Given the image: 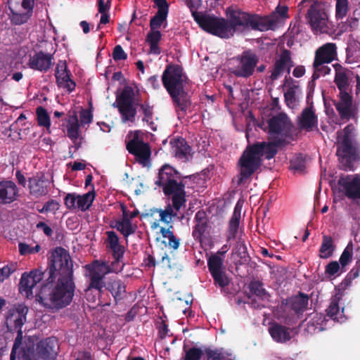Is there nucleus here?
<instances>
[{
  "label": "nucleus",
  "mask_w": 360,
  "mask_h": 360,
  "mask_svg": "<svg viewBox=\"0 0 360 360\" xmlns=\"http://www.w3.org/2000/svg\"><path fill=\"white\" fill-rule=\"evenodd\" d=\"M47 278L36 295L37 300L49 309H60L70 305L76 289L73 263L65 248H56L46 269Z\"/></svg>",
  "instance_id": "nucleus-1"
},
{
  "label": "nucleus",
  "mask_w": 360,
  "mask_h": 360,
  "mask_svg": "<svg viewBox=\"0 0 360 360\" xmlns=\"http://www.w3.org/2000/svg\"><path fill=\"white\" fill-rule=\"evenodd\" d=\"M285 136L276 139L271 142L257 141L248 145L243 152L239 160V175L238 185L247 182L252 175L257 171L262 165V157L265 159H272L278 153L277 148L285 146L289 143Z\"/></svg>",
  "instance_id": "nucleus-2"
},
{
  "label": "nucleus",
  "mask_w": 360,
  "mask_h": 360,
  "mask_svg": "<svg viewBox=\"0 0 360 360\" xmlns=\"http://www.w3.org/2000/svg\"><path fill=\"white\" fill-rule=\"evenodd\" d=\"M84 269L86 271L85 276L89 279L86 293L91 289H95L101 294L105 287L111 293L116 304L127 297V286L122 280L110 278L105 284L103 279L105 275L115 271L112 266H110L106 262L94 260L91 263L85 265Z\"/></svg>",
  "instance_id": "nucleus-3"
},
{
  "label": "nucleus",
  "mask_w": 360,
  "mask_h": 360,
  "mask_svg": "<svg viewBox=\"0 0 360 360\" xmlns=\"http://www.w3.org/2000/svg\"><path fill=\"white\" fill-rule=\"evenodd\" d=\"M34 340L29 337L22 347L18 357L19 360L53 359L59 348L58 340L55 337H49L40 340L35 352Z\"/></svg>",
  "instance_id": "nucleus-4"
},
{
  "label": "nucleus",
  "mask_w": 360,
  "mask_h": 360,
  "mask_svg": "<svg viewBox=\"0 0 360 360\" xmlns=\"http://www.w3.org/2000/svg\"><path fill=\"white\" fill-rule=\"evenodd\" d=\"M179 172L169 164H164L159 169L155 184L161 188L165 196H172L173 207L176 211L180 210Z\"/></svg>",
  "instance_id": "nucleus-5"
},
{
  "label": "nucleus",
  "mask_w": 360,
  "mask_h": 360,
  "mask_svg": "<svg viewBox=\"0 0 360 360\" xmlns=\"http://www.w3.org/2000/svg\"><path fill=\"white\" fill-rule=\"evenodd\" d=\"M228 39L238 31L246 29L263 32L260 15L244 12L240 9L229 10V18L226 19Z\"/></svg>",
  "instance_id": "nucleus-6"
},
{
  "label": "nucleus",
  "mask_w": 360,
  "mask_h": 360,
  "mask_svg": "<svg viewBox=\"0 0 360 360\" xmlns=\"http://www.w3.org/2000/svg\"><path fill=\"white\" fill-rule=\"evenodd\" d=\"M195 22L205 32L221 39H228L226 18L218 17L206 11H193Z\"/></svg>",
  "instance_id": "nucleus-7"
},
{
  "label": "nucleus",
  "mask_w": 360,
  "mask_h": 360,
  "mask_svg": "<svg viewBox=\"0 0 360 360\" xmlns=\"http://www.w3.org/2000/svg\"><path fill=\"white\" fill-rule=\"evenodd\" d=\"M126 140V148L127 151L134 156V159L143 167H151V148L150 145L143 141V137L139 136L138 131H134L131 137L129 134Z\"/></svg>",
  "instance_id": "nucleus-8"
},
{
  "label": "nucleus",
  "mask_w": 360,
  "mask_h": 360,
  "mask_svg": "<svg viewBox=\"0 0 360 360\" xmlns=\"http://www.w3.org/2000/svg\"><path fill=\"white\" fill-rule=\"evenodd\" d=\"M162 82L176 108H180V66L173 64L167 65L162 75Z\"/></svg>",
  "instance_id": "nucleus-9"
},
{
  "label": "nucleus",
  "mask_w": 360,
  "mask_h": 360,
  "mask_svg": "<svg viewBox=\"0 0 360 360\" xmlns=\"http://www.w3.org/2000/svg\"><path fill=\"white\" fill-rule=\"evenodd\" d=\"M134 92L131 87L123 89L121 94L117 96L114 107L118 109L123 122H134L136 115V108L134 106Z\"/></svg>",
  "instance_id": "nucleus-10"
},
{
  "label": "nucleus",
  "mask_w": 360,
  "mask_h": 360,
  "mask_svg": "<svg viewBox=\"0 0 360 360\" xmlns=\"http://www.w3.org/2000/svg\"><path fill=\"white\" fill-rule=\"evenodd\" d=\"M34 4V0H8L11 22L15 25L27 22L32 15Z\"/></svg>",
  "instance_id": "nucleus-11"
},
{
  "label": "nucleus",
  "mask_w": 360,
  "mask_h": 360,
  "mask_svg": "<svg viewBox=\"0 0 360 360\" xmlns=\"http://www.w3.org/2000/svg\"><path fill=\"white\" fill-rule=\"evenodd\" d=\"M306 19L314 32H327L328 15L325 11L323 2L314 1L307 11Z\"/></svg>",
  "instance_id": "nucleus-12"
},
{
  "label": "nucleus",
  "mask_w": 360,
  "mask_h": 360,
  "mask_svg": "<svg viewBox=\"0 0 360 360\" xmlns=\"http://www.w3.org/2000/svg\"><path fill=\"white\" fill-rule=\"evenodd\" d=\"M238 62L232 72L238 77L248 78L252 76L259 62V58L252 50L244 51L236 57Z\"/></svg>",
  "instance_id": "nucleus-13"
},
{
  "label": "nucleus",
  "mask_w": 360,
  "mask_h": 360,
  "mask_svg": "<svg viewBox=\"0 0 360 360\" xmlns=\"http://www.w3.org/2000/svg\"><path fill=\"white\" fill-rule=\"evenodd\" d=\"M293 124L285 113H278L268 120V130L269 135H281L285 137H291Z\"/></svg>",
  "instance_id": "nucleus-14"
},
{
  "label": "nucleus",
  "mask_w": 360,
  "mask_h": 360,
  "mask_svg": "<svg viewBox=\"0 0 360 360\" xmlns=\"http://www.w3.org/2000/svg\"><path fill=\"white\" fill-rule=\"evenodd\" d=\"M207 267L215 285L225 288L229 285L230 280L225 272L222 257L211 255L207 259Z\"/></svg>",
  "instance_id": "nucleus-15"
},
{
  "label": "nucleus",
  "mask_w": 360,
  "mask_h": 360,
  "mask_svg": "<svg viewBox=\"0 0 360 360\" xmlns=\"http://www.w3.org/2000/svg\"><path fill=\"white\" fill-rule=\"evenodd\" d=\"M289 17L288 7L279 4L270 14L260 15L263 32L275 30L282 21L289 18Z\"/></svg>",
  "instance_id": "nucleus-16"
},
{
  "label": "nucleus",
  "mask_w": 360,
  "mask_h": 360,
  "mask_svg": "<svg viewBox=\"0 0 360 360\" xmlns=\"http://www.w3.org/2000/svg\"><path fill=\"white\" fill-rule=\"evenodd\" d=\"M46 276H47L46 271L42 272L39 270H33L30 273L25 272L19 283L20 292L28 299L32 298L33 288Z\"/></svg>",
  "instance_id": "nucleus-17"
},
{
  "label": "nucleus",
  "mask_w": 360,
  "mask_h": 360,
  "mask_svg": "<svg viewBox=\"0 0 360 360\" xmlns=\"http://www.w3.org/2000/svg\"><path fill=\"white\" fill-rule=\"evenodd\" d=\"M338 184L345 195L351 200L360 199V175H342Z\"/></svg>",
  "instance_id": "nucleus-18"
},
{
  "label": "nucleus",
  "mask_w": 360,
  "mask_h": 360,
  "mask_svg": "<svg viewBox=\"0 0 360 360\" xmlns=\"http://www.w3.org/2000/svg\"><path fill=\"white\" fill-rule=\"evenodd\" d=\"M28 312V308L22 304H19L17 307L11 309L6 319V325L8 330L10 332L22 331V327L26 321V315Z\"/></svg>",
  "instance_id": "nucleus-19"
},
{
  "label": "nucleus",
  "mask_w": 360,
  "mask_h": 360,
  "mask_svg": "<svg viewBox=\"0 0 360 360\" xmlns=\"http://www.w3.org/2000/svg\"><path fill=\"white\" fill-rule=\"evenodd\" d=\"M293 66V61L291 58V52L288 49H283L272 66L270 79L272 81L278 79L284 72L290 74V69Z\"/></svg>",
  "instance_id": "nucleus-20"
},
{
  "label": "nucleus",
  "mask_w": 360,
  "mask_h": 360,
  "mask_svg": "<svg viewBox=\"0 0 360 360\" xmlns=\"http://www.w3.org/2000/svg\"><path fill=\"white\" fill-rule=\"evenodd\" d=\"M309 300V297L307 294L299 292L296 295L283 299L281 301V309L283 311L289 309L296 314H302L307 309Z\"/></svg>",
  "instance_id": "nucleus-21"
},
{
  "label": "nucleus",
  "mask_w": 360,
  "mask_h": 360,
  "mask_svg": "<svg viewBox=\"0 0 360 360\" xmlns=\"http://www.w3.org/2000/svg\"><path fill=\"white\" fill-rule=\"evenodd\" d=\"M71 72L68 70L65 60H60L55 70L56 82L58 88L65 89L69 93L73 91L76 83L71 79Z\"/></svg>",
  "instance_id": "nucleus-22"
},
{
  "label": "nucleus",
  "mask_w": 360,
  "mask_h": 360,
  "mask_svg": "<svg viewBox=\"0 0 360 360\" xmlns=\"http://www.w3.org/2000/svg\"><path fill=\"white\" fill-rule=\"evenodd\" d=\"M335 70L334 83L339 93L349 92L351 89L353 72L340 63L333 65Z\"/></svg>",
  "instance_id": "nucleus-23"
},
{
  "label": "nucleus",
  "mask_w": 360,
  "mask_h": 360,
  "mask_svg": "<svg viewBox=\"0 0 360 360\" xmlns=\"http://www.w3.org/2000/svg\"><path fill=\"white\" fill-rule=\"evenodd\" d=\"M340 101L334 102V105L342 120H349L356 115L352 107V96L349 92L339 93Z\"/></svg>",
  "instance_id": "nucleus-24"
},
{
  "label": "nucleus",
  "mask_w": 360,
  "mask_h": 360,
  "mask_svg": "<svg viewBox=\"0 0 360 360\" xmlns=\"http://www.w3.org/2000/svg\"><path fill=\"white\" fill-rule=\"evenodd\" d=\"M19 197V188L15 183L8 179H0V205L11 204Z\"/></svg>",
  "instance_id": "nucleus-25"
},
{
  "label": "nucleus",
  "mask_w": 360,
  "mask_h": 360,
  "mask_svg": "<svg viewBox=\"0 0 360 360\" xmlns=\"http://www.w3.org/2000/svg\"><path fill=\"white\" fill-rule=\"evenodd\" d=\"M337 46L334 43H326L315 51V65L320 64H328L337 58Z\"/></svg>",
  "instance_id": "nucleus-26"
},
{
  "label": "nucleus",
  "mask_w": 360,
  "mask_h": 360,
  "mask_svg": "<svg viewBox=\"0 0 360 360\" xmlns=\"http://www.w3.org/2000/svg\"><path fill=\"white\" fill-rule=\"evenodd\" d=\"M52 60L53 55L39 51L33 56H30L27 65L34 70L46 72L50 69L52 65Z\"/></svg>",
  "instance_id": "nucleus-27"
},
{
  "label": "nucleus",
  "mask_w": 360,
  "mask_h": 360,
  "mask_svg": "<svg viewBox=\"0 0 360 360\" xmlns=\"http://www.w3.org/2000/svg\"><path fill=\"white\" fill-rule=\"evenodd\" d=\"M298 125L300 128L307 131L318 129V117L315 114L313 105L303 109L299 117Z\"/></svg>",
  "instance_id": "nucleus-28"
},
{
  "label": "nucleus",
  "mask_w": 360,
  "mask_h": 360,
  "mask_svg": "<svg viewBox=\"0 0 360 360\" xmlns=\"http://www.w3.org/2000/svg\"><path fill=\"white\" fill-rule=\"evenodd\" d=\"M174 210L175 208L173 207V204H169L165 210L155 207L146 210L145 213L142 214V217L144 218L153 217L155 214L158 213L160 214L159 221L169 225L173 221L175 217H177V214L174 212Z\"/></svg>",
  "instance_id": "nucleus-29"
},
{
  "label": "nucleus",
  "mask_w": 360,
  "mask_h": 360,
  "mask_svg": "<svg viewBox=\"0 0 360 360\" xmlns=\"http://www.w3.org/2000/svg\"><path fill=\"white\" fill-rule=\"evenodd\" d=\"M107 239L105 240L106 247L112 252V256L115 262L110 266L119 262L120 259L123 257L124 250V248L120 245L119 238L117 233L113 231L106 232Z\"/></svg>",
  "instance_id": "nucleus-30"
},
{
  "label": "nucleus",
  "mask_w": 360,
  "mask_h": 360,
  "mask_svg": "<svg viewBox=\"0 0 360 360\" xmlns=\"http://www.w3.org/2000/svg\"><path fill=\"white\" fill-rule=\"evenodd\" d=\"M30 193L36 198L44 196L48 193V188L44 179V175L41 176H34L29 178Z\"/></svg>",
  "instance_id": "nucleus-31"
},
{
  "label": "nucleus",
  "mask_w": 360,
  "mask_h": 360,
  "mask_svg": "<svg viewBox=\"0 0 360 360\" xmlns=\"http://www.w3.org/2000/svg\"><path fill=\"white\" fill-rule=\"evenodd\" d=\"M342 299V295L337 293L331 297L330 304L326 309V314L331 319L338 322H342L345 320L344 307L340 310L339 302Z\"/></svg>",
  "instance_id": "nucleus-32"
},
{
  "label": "nucleus",
  "mask_w": 360,
  "mask_h": 360,
  "mask_svg": "<svg viewBox=\"0 0 360 360\" xmlns=\"http://www.w3.org/2000/svg\"><path fill=\"white\" fill-rule=\"evenodd\" d=\"M242 207L243 202L238 200L234 207L233 213L229 222V232L227 234L228 240L234 239L236 237L241 217Z\"/></svg>",
  "instance_id": "nucleus-33"
},
{
  "label": "nucleus",
  "mask_w": 360,
  "mask_h": 360,
  "mask_svg": "<svg viewBox=\"0 0 360 360\" xmlns=\"http://www.w3.org/2000/svg\"><path fill=\"white\" fill-rule=\"evenodd\" d=\"M242 207L243 202L238 200L234 207L233 213L229 222V232L227 234L228 240L234 239L236 237L241 217Z\"/></svg>",
  "instance_id": "nucleus-34"
},
{
  "label": "nucleus",
  "mask_w": 360,
  "mask_h": 360,
  "mask_svg": "<svg viewBox=\"0 0 360 360\" xmlns=\"http://www.w3.org/2000/svg\"><path fill=\"white\" fill-rule=\"evenodd\" d=\"M131 220L129 217H122L121 220H116L115 222H112L110 226L116 229L127 238L130 235L134 234L137 229V226L133 224Z\"/></svg>",
  "instance_id": "nucleus-35"
},
{
  "label": "nucleus",
  "mask_w": 360,
  "mask_h": 360,
  "mask_svg": "<svg viewBox=\"0 0 360 360\" xmlns=\"http://www.w3.org/2000/svg\"><path fill=\"white\" fill-rule=\"evenodd\" d=\"M269 333L277 342H286L291 338L288 328L277 323H273L269 328Z\"/></svg>",
  "instance_id": "nucleus-36"
},
{
  "label": "nucleus",
  "mask_w": 360,
  "mask_h": 360,
  "mask_svg": "<svg viewBox=\"0 0 360 360\" xmlns=\"http://www.w3.org/2000/svg\"><path fill=\"white\" fill-rule=\"evenodd\" d=\"M193 86L194 84L181 72V111L186 110L191 104L189 97Z\"/></svg>",
  "instance_id": "nucleus-37"
},
{
  "label": "nucleus",
  "mask_w": 360,
  "mask_h": 360,
  "mask_svg": "<svg viewBox=\"0 0 360 360\" xmlns=\"http://www.w3.org/2000/svg\"><path fill=\"white\" fill-rule=\"evenodd\" d=\"M335 250V245L331 236H323L322 243L319 249V257L323 259L330 257Z\"/></svg>",
  "instance_id": "nucleus-38"
},
{
  "label": "nucleus",
  "mask_w": 360,
  "mask_h": 360,
  "mask_svg": "<svg viewBox=\"0 0 360 360\" xmlns=\"http://www.w3.org/2000/svg\"><path fill=\"white\" fill-rule=\"evenodd\" d=\"M295 81L291 78H288L287 76L284 79V83L283 86L288 85V88L286 92L284 93L285 101L288 106H292L295 105L296 101V89L298 88V86L296 84L290 85V83H294Z\"/></svg>",
  "instance_id": "nucleus-39"
},
{
  "label": "nucleus",
  "mask_w": 360,
  "mask_h": 360,
  "mask_svg": "<svg viewBox=\"0 0 360 360\" xmlns=\"http://www.w3.org/2000/svg\"><path fill=\"white\" fill-rule=\"evenodd\" d=\"M249 290L250 292L262 300H269L270 297L269 293L264 288V283L257 280L252 281L249 284Z\"/></svg>",
  "instance_id": "nucleus-40"
},
{
  "label": "nucleus",
  "mask_w": 360,
  "mask_h": 360,
  "mask_svg": "<svg viewBox=\"0 0 360 360\" xmlns=\"http://www.w3.org/2000/svg\"><path fill=\"white\" fill-rule=\"evenodd\" d=\"M137 105L139 106L140 110L143 115L142 121L143 122H146L153 130H155V129L153 127V125L155 124L153 122V105H150L148 101H146L143 103H137Z\"/></svg>",
  "instance_id": "nucleus-41"
},
{
  "label": "nucleus",
  "mask_w": 360,
  "mask_h": 360,
  "mask_svg": "<svg viewBox=\"0 0 360 360\" xmlns=\"http://www.w3.org/2000/svg\"><path fill=\"white\" fill-rule=\"evenodd\" d=\"M92 189H94V186H92ZM77 207L82 212L86 211L89 209L95 198L94 191H89L88 193L80 195H77Z\"/></svg>",
  "instance_id": "nucleus-42"
},
{
  "label": "nucleus",
  "mask_w": 360,
  "mask_h": 360,
  "mask_svg": "<svg viewBox=\"0 0 360 360\" xmlns=\"http://www.w3.org/2000/svg\"><path fill=\"white\" fill-rule=\"evenodd\" d=\"M37 120L38 125L44 127L50 133L51 120L47 110L42 106H39L36 109Z\"/></svg>",
  "instance_id": "nucleus-43"
},
{
  "label": "nucleus",
  "mask_w": 360,
  "mask_h": 360,
  "mask_svg": "<svg viewBox=\"0 0 360 360\" xmlns=\"http://www.w3.org/2000/svg\"><path fill=\"white\" fill-rule=\"evenodd\" d=\"M353 255V244L352 242L350 241L342 253L341 254L339 259V264L341 266V271L345 272L346 271L345 267L347 266L352 260Z\"/></svg>",
  "instance_id": "nucleus-44"
},
{
  "label": "nucleus",
  "mask_w": 360,
  "mask_h": 360,
  "mask_svg": "<svg viewBox=\"0 0 360 360\" xmlns=\"http://www.w3.org/2000/svg\"><path fill=\"white\" fill-rule=\"evenodd\" d=\"M354 148L351 139H342L337 149V155H353Z\"/></svg>",
  "instance_id": "nucleus-45"
},
{
  "label": "nucleus",
  "mask_w": 360,
  "mask_h": 360,
  "mask_svg": "<svg viewBox=\"0 0 360 360\" xmlns=\"http://www.w3.org/2000/svg\"><path fill=\"white\" fill-rule=\"evenodd\" d=\"M290 168L295 172L302 173L306 169V162L304 155L301 153L297 155L290 162Z\"/></svg>",
  "instance_id": "nucleus-46"
},
{
  "label": "nucleus",
  "mask_w": 360,
  "mask_h": 360,
  "mask_svg": "<svg viewBox=\"0 0 360 360\" xmlns=\"http://www.w3.org/2000/svg\"><path fill=\"white\" fill-rule=\"evenodd\" d=\"M335 17L338 19H343L349 11L348 0H335Z\"/></svg>",
  "instance_id": "nucleus-47"
},
{
  "label": "nucleus",
  "mask_w": 360,
  "mask_h": 360,
  "mask_svg": "<svg viewBox=\"0 0 360 360\" xmlns=\"http://www.w3.org/2000/svg\"><path fill=\"white\" fill-rule=\"evenodd\" d=\"M72 122L68 124L67 134L70 139L76 140L79 136V124L76 115L72 117Z\"/></svg>",
  "instance_id": "nucleus-48"
},
{
  "label": "nucleus",
  "mask_w": 360,
  "mask_h": 360,
  "mask_svg": "<svg viewBox=\"0 0 360 360\" xmlns=\"http://www.w3.org/2000/svg\"><path fill=\"white\" fill-rule=\"evenodd\" d=\"M168 13H156L155 15L151 18L150 20V30H156L160 28L161 25L167 20Z\"/></svg>",
  "instance_id": "nucleus-49"
},
{
  "label": "nucleus",
  "mask_w": 360,
  "mask_h": 360,
  "mask_svg": "<svg viewBox=\"0 0 360 360\" xmlns=\"http://www.w3.org/2000/svg\"><path fill=\"white\" fill-rule=\"evenodd\" d=\"M194 151L192 147L181 138V162H189L193 159Z\"/></svg>",
  "instance_id": "nucleus-50"
},
{
  "label": "nucleus",
  "mask_w": 360,
  "mask_h": 360,
  "mask_svg": "<svg viewBox=\"0 0 360 360\" xmlns=\"http://www.w3.org/2000/svg\"><path fill=\"white\" fill-rule=\"evenodd\" d=\"M313 68L314 72L311 77L313 80L318 79L321 76L329 75L331 71L330 68L325 64L315 65V61L313 63Z\"/></svg>",
  "instance_id": "nucleus-51"
},
{
  "label": "nucleus",
  "mask_w": 360,
  "mask_h": 360,
  "mask_svg": "<svg viewBox=\"0 0 360 360\" xmlns=\"http://www.w3.org/2000/svg\"><path fill=\"white\" fill-rule=\"evenodd\" d=\"M340 164V169L344 171H353L354 169V165L352 161V155H338Z\"/></svg>",
  "instance_id": "nucleus-52"
},
{
  "label": "nucleus",
  "mask_w": 360,
  "mask_h": 360,
  "mask_svg": "<svg viewBox=\"0 0 360 360\" xmlns=\"http://www.w3.org/2000/svg\"><path fill=\"white\" fill-rule=\"evenodd\" d=\"M19 252L21 255H26L30 254H34L41 250V246L39 245H36L34 247H31L25 243H20L18 244Z\"/></svg>",
  "instance_id": "nucleus-53"
},
{
  "label": "nucleus",
  "mask_w": 360,
  "mask_h": 360,
  "mask_svg": "<svg viewBox=\"0 0 360 360\" xmlns=\"http://www.w3.org/2000/svg\"><path fill=\"white\" fill-rule=\"evenodd\" d=\"M234 254L237 255L238 257H240V259L243 260V262H247L248 259V254L247 251V248L245 244V242L239 240L237 243V245L235 249Z\"/></svg>",
  "instance_id": "nucleus-54"
},
{
  "label": "nucleus",
  "mask_w": 360,
  "mask_h": 360,
  "mask_svg": "<svg viewBox=\"0 0 360 360\" xmlns=\"http://www.w3.org/2000/svg\"><path fill=\"white\" fill-rule=\"evenodd\" d=\"M22 338H23L22 331H19L18 334L17 335V336L15 339V341H14V343L13 345V348H12L11 353L10 355L11 360L16 359V352H17L18 349H21L22 347L24 345V343L23 344L22 343ZM19 351H20V350H19ZM19 352H18V353Z\"/></svg>",
  "instance_id": "nucleus-55"
},
{
  "label": "nucleus",
  "mask_w": 360,
  "mask_h": 360,
  "mask_svg": "<svg viewBox=\"0 0 360 360\" xmlns=\"http://www.w3.org/2000/svg\"><path fill=\"white\" fill-rule=\"evenodd\" d=\"M202 354V351L197 347H192L186 351L184 360H200Z\"/></svg>",
  "instance_id": "nucleus-56"
},
{
  "label": "nucleus",
  "mask_w": 360,
  "mask_h": 360,
  "mask_svg": "<svg viewBox=\"0 0 360 360\" xmlns=\"http://www.w3.org/2000/svg\"><path fill=\"white\" fill-rule=\"evenodd\" d=\"M77 195L76 193H68L64 198V202L68 210H73L77 207Z\"/></svg>",
  "instance_id": "nucleus-57"
},
{
  "label": "nucleus",
  "mask_w": 360,
  "mask_h": 360,
  "mask_svg": "<svg viewBox=\"0 0 360 360\" xmlns=\"http://www.w3.org/2000/svg\"><path fill=\"white\" fill-rule=\"evenodd\" d=\"M207 360H223L224 356L219 349H212L210 348H206L204 350Z\"/></svg>",
  "instance_id": "nucleus-58"
},
{
  "label": "nucleus",
  "mask_w": 360,
  "mask_h": 360,
  "mask_svg": "<svg viewBox=\"0 0 360 360\" xmlns=\"http://www.w3.org/2000/svg\"><path fill=\"white\" fill-rule=\"evenodd\" d=\"M15 264H11L0 269V281H3L4 279L8 278L10 275L15 271Z\"/></svg>",
  "instance_id": "nucleus-59"
},
{
  "label": "nucleus",
  "mask_w": 360,
  "mask_h": 360,
  "mask_svg": "<svg viewBox=\"0 0 360 360\" xmlns=\"http://www.w3.org/2000/svg\"><path fill=\"white\" fill-rule=\"evenodd\" d=\"M112 58L115 61L126 60L127 55L121 45H116L112 51Z\"/></svg>",
  "instance_id": "nucleus-60"
},
{
  "label": "nucleus",
  "mask_w": 360,
  "mask_h": 360,
  "mask_svg": "<svg viewBox=\"0 0 360 360\" xmlns=\"http://www.w3.org/2000/svg\"><path fill=\"white\" fill-rule=\"evenodd\" d=\"M162 34L159 30H150L146 37V42L148 44L159 43Z\"/></svg>",
  "instance_id": "nucleus-61"
},
{
  "label": "nucleus",
  "mask_w": 360,
  "mask_h": 360,
  "mask_svg": "<svg viewBox=\"0 0 360 360\" xmlns=\"http://www.w3.org/2000/svg\"><path fill=\"white\" fill-rule=\"evenodd\" d=\"M153 1L154 3L153 8L158 9V13H169V4L167 0H153Z\"/></svg>",
  "instance_id": "nucleus-62"
},
{
  "label": "nucleus",
  "mask_w": 360,
  "mask_h": 360,
  "mask_svg": "<svg viewBox=\"0 0 360 360\" xmlns=\"http://www.w3.org/2000/svg\"><path fill=\"white\" fill-rule=\"evenodd\" d=\"M339 270L341 271L340 264L337 261H333L326 265L325 272L329 276H334Z\"/></svg>",
  "instance_id": "nucleus-63"
},
{
  "label": "nucleus",
  "mask_w": 360,
  "mask_h": 360,
  "mask_svg": "<svg viewBox=\"0 0 360 360\" xmlns=\"http://www.w3.org/2000/svg\"><path fill=\"white\" fill-rule=\"evenodd\" d=\"M207 229V221L196 223L193 233L194 237L200 238L202 236V234L205 233Z\"/></svg>",
  "instance_id": "nucleus-64"
}]
</instances>
